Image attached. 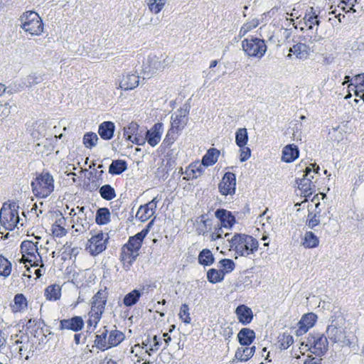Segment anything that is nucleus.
<instances>
[{
	"label": "nucleus",
	"instance_id": "obj_57",
	"mask_svg": "<svg viewBox=\"0 0 364 364\" xmlns=\"http://www.w3.org/2000/svg\"><path fill=\"white\" fill-rule=\"evenodd\" d=\"M240 148V161L243 162L247 161L251 156V150L249 147L246 146Z\"/></svg>",
	"mask_w": 364,
	"mask_h": 364
},
{
	"label": "nucleus",
	"instance_id": "obj_22",
	"mask_svg": "<svg viewBox=\"0 0 364 364\" xmlns=\"http://www.w3.org/2000/svg\"><path fill=\"white\" fill-rule=\"evenodd\" d=\"M84 326L83 319L80 316H75L71 319H63L60 321L61 329H70L74 331L81 330Z\"/></svg>",
	"mask_w": 364,
	"mask_h": 364
},
{
	"label": "nucleus",
	"instance_id": "obj_58",
	"mask_svg": "<svg viewBox=\"0 0 364 364\" xmlns=\"http://www.w3.org/2000/svg\"><path fill=\"white\" fill-rule=\"evenodd\" d=\"M11 106L9 103L0 101V117H7L9 115Z\"/></svg>",
	"mask_w": 364,
	"mask_h": 364
},
{
	"label": "nucleus",
	"instance_id": "obj_60",
	"mask_svg": "<svg viewBox=\"0 0 364 364\" xmlns=\"http://www.w3.org/2000/svg\"><path fill=\"white\" fill-rule=\"evenodd\" d=\"M129 141L137 145H143L145 144L146 139H144L142 137L138 136L136 134L135 136H134V137L130 139Z\"/></svg>",
	"mask_w": 364,
	"mask_h": 364
},
{
	"label": "nucleus",
	"instance_id": "obj_7",
	"mask_svg": "<svg viewBox=\"0 0 364 364\" xmlns=\"http://www.w3.org/2000/svg\"><path fill=\"white\" fill-rule=\"evenodd\" d=\"M92 236L87 240L85 250L92 256H96L103 252L107 247L108 237L102 231H91Z\"/></svg>",
	"mask_w": 364,
	"mask_h": 364
},
{
	"label": "nucleus",
	"instance_id": "obj_27",
	"mask_svg": "<svg viewBox=\"0 0 364 364\" xmlns=\"http://www.w3.org/2000/svg\"><path fill=\"white\" fill-rule=\"evenodd\" d=\"M255 347H249L248 346H242L239 347L235 352V358L240 361H247L254 355Z\"/></svg>",
	"mask_w": 364,
	"mask_h": 364
},
{
	"label": "nucleus",
	"instance_id": "obj_16",
	"mask_svg": "<svg viewBox=\"0 0 364 364\" xmlns=\"http://www.w3.org/2000/svg\"><path fill=\"white\" fill-rule=\"evenodd\" d=\"M317 316L314 313L304 314L298 323L297 335H301L307 332L316 323Z\"/></svg>",
	"mask_w": 364,
	"mask_h": 364
},
{
	"label": "nucleus",
	"instance_id": "obj_3",
	"mask_svg": "<svg viewBox=\"0 0 364 364\" xmlns=\"http://www.w3.org/2000/svg\"><path fill=\"white\" fill-rule=\"evenodd\" d=\"M148 233V230H143L136 235L131 237L127 244L122 248L121 260L124 270L128 271L133 262L139 255L143 239Z\"/></svg>",
	"mask_w": 364,
	"mask_h": 364
},
{
	"label": "nucleus",
	"instance_id": "obj_9",
	"mask_svg": "<svg viewBox=\"0 0 364 364\" xmlns=\"http://www.w3.org/2000/svg\"><path fill=\"white\" fill-rule=\"evenodd\" d=\"M242 46L243 50L248 56L257 58H261L267 50L264 41L257 38L245 39L242 41Z\"/></svg>",
	"mask_w": 364,
	"mask_h": 364
},
{
	"label": "nucleus",
	"instance_id": "obj_26",
	"mask_svg": "<svg viewBox=\"0 0 364 364\" xmlns=\"http://www.w3.org/2000/svg\"><path fill=\"white\" fill-rule=\"evenodd\" d=\"M237 338L241 346H249L253 342L255 333L250 328H244L238 333Z\"/></svg>",
	"mask_w": 364,
	"mask_h": 364
},
{
	"label": "nucleus",
	"instance_id": "obj_18",
	"mask_svg": "<svg viewBox=\"0 0 364 364\" xmlns=\"http://www.w3.org/2000/svg\"><path fill=\"white\" fill-rule=\"evenodd\" d=\"M203 171L204 166L201 162H193L186 168L183 179L189 181L197 178L203 174Z\"/></svg>",
	"mask_w": 364,
	"mask_h": 364
},
{
	"label": "nucleus",
	"instance_id": "obj_62",
	"mask_svg": "<svg viewBox=\"0 0 364 364\" xmlns=\"http://www.w3.org/2000/svg\"><path fill=\"white\" fill-rule=\"evenodd\" d=\"M222 233H223L222 228H220L218 230H216L215 232H214L211 234V239L213 240H215L218 238H221Z\"/></svg>",
	"mask_w": 364,
	"mask_h": 364
},
{
	"label": "nucleus",
	"instance_id": "obj_29",
	"mask_svg": "<svg viewBox=\"0 0 364 364\" xmlns=\"http://www.w3.org/2000/svg\"><path fill=\"white\" fill-rule=\"evenodd\" d=\"M45 296L48 300L57 301L61 296V288L58 284L48 286L45 290Z\"/></svg>",
	"mask_w": 364,
	"mask_h": 364
},
{
	"label": "nucleus",
	"instance_id": "obj_46",
	"mask_svg": "<svg viewBox=\"0 0 364 364\" xmlns=\"http://www.w3.org/2000/svg\"><path fill=\"white\" fill-rule=\"evenodd\" d=\"M223 272L220 269H210L207 273V278L210 283L215 284L224 279Z\"/></svg>",
	"mask_w": 364,
	"mask_h": 364
},
{
	"label": "nucleus",
	"instance_id": "obj_50",
	"mask_svg": "<svg viewBox=\"0 0 364 364\" xmlns=\"http://www.w3.org/2000/svg\"><path fill=\"white\" fill-rule=\"evenodd\" d=\"M98 136L95 132H87L83 136V144L85 147L91 149L98 141Z\"/></svg>",
	"mask_w": 364,
	"mask_h": 364
},
{
	"label": "nucleus",
	"instance_id": "obj_47",
	"mask_svg": "<svg viewBox=\"0 0 364 364\" xmlns=\"http://www.w3.org/2000/svg\"><path fill=\"white\" fill-rule=\"evenodd\" d=\"M178 132L173 129L170 128L161 144V146L164 149H168L174 143L177 138Z\"/></svg>",
	"mask_w": 364,
	"mask_h": 364
},
{
	"label": "nucleus",
	"instance_id": "obj_31",
	"mask_svg": "<svg viewBox=\"0 0 364 364\" xmlns=\"http://www.w3.org/2000/svg\"><path fill=\"white\" fill-rule=\"evenodd\" d=\"M219 151L216 149H210L203 157L201 163L204 166H209L215 164L219 156Z\"/></svg>",
	"mask_w": 364,
	"mask_h": 364
},
{
	"label": "nucleus",
	"instance_id": "obj_40",
	"mask_svg": "<svg viewBox=\"0 0 364 364\" xmlns=\"http://www.w3.org/2000/svg\"><path fill=\"white\" fill-rule=\"evenodd\" d=\"M248 141V134L246 128H240L235 133V143L239 147L246 146Z\"/></svg>",
	"mask_w": 364,
	"mask_h": 364
},
{
	"label": "nucleus",
	"instance_id": "obj_19",
	"mask_svg": "<svg viewBox=\"0 0 364 364\" xmlns=\"http://www.w3.org/2000/svg\"><path fill=\"white\" fill-rule=\"evenodd\" d=\"M310 48L304 43H299L289 48L287 58H291L293 55L297 59L304 60L309 57Z\"/></svg>",
	"mask_w": 364,
	"mask_h": 364
},
{
	"label": "nucleus",
	"instance_id": "obj_14",
	"mask_svg": "<svg viewBox=\"0 0 364 364\" xmlns=\"http://www.w3.org/2000/svg\"><path fill=\"white\" fill-rule=\"evenodd\" d=\"M328 337L323 335H318L313 338L310 341V350L317 355H323L328 350Z\"/></svg>",
	"mask_w": 364,
	"mask_h": 364
},
{
	"label": "nucleus",
	"instance_id": "obj_32",
	"mask_svg": "<svg viewBox=\"0 0 364 364\" xmlns=\"http://www.w3.org/2000/svg\"><path fill=\"white\" fill-rule=\"evenodd\" d=\"M27 307V300L23 294L14 296V304L11 306L13 312H19Z\"/></svg>",
	"mask_w": 364,
	"mask_h": 364
},
{
	"label": "nucleus",
	"instance_id": "obj_21",
	"mask_svg": "<svg viewBox=\"0 0 364 364\" xmlns=\"http://www.w3.org/2000/svg\"><path fill=\"white\" fill-rule=\"evenodd\" d=\"M299 151L295 144L286 145L282 153L281 160L285 163H291L299 158Z\"/></svg>",
	"mask_w": 364,
	"mask_h": 364
},
{
	"label": "nucleus",
	"instance_id": "obj_34",
	"mask_svg": "<svg viewBox=\"0 0 364 364\" xmlns=\"http://www.w3.org/2000/svg\"><path fill=\"white\" fill-rule=\"evenodd\" d=\"M21 23H43L42 18L38 13L33 11L24 12L19 18Z\"/></svg>",
	"mask_w": 364,
	"mask_h": 364
},
{
	"label": "nucleus",
	"instance_id": "obj_41",
	"mask_svg": "<svg viewBox=\"0 0 364 364\" xmlns=\"http://www.w3.org/2000/svg\"><path fill=\"white\" fill-rule=\"evenodd\" d=\"M107 330L105 329L101 334L97 335L95 337V344L96 347L101 350L109 348V345L107 343Z\"/></svg>",
	"mask_w": 364,
	"mask_h": 364
},
{
	"label": "nucleus",
	"instance_id": "obj_28",
	"mask_svg": "<svg viewBox=\"0 0 364 364\" xmlns=\"http://www.w3.org/2000/svg\"><path fill=\"white\" fill-rule=\"evenodd\" d=\"M302 245L306 248H315L319 245V239L314 232L308 231L304 234Z\"/></svg>",
	"mask_w": 364,
	"mask_h": 364
},
{
	"label": "nucleus",
	"instance_id": "obj_45",
	"mask_svg": "<svg viewBox=\"0 0 364 364\" xmlns=\"http://www.w3.org/2000/svg\"><path fill=\"white\" fill-rule=\"evenodd\" d=\"M101 197L107 200H111L116 197L114 189L110 185H104L100 188Z\"/></svg>",
	"mask_w": 364,
	"mask_h": 364
},
{
	"label": "nucleus",
	"instance_id": "obj_42",
	"mask_svg": "<svg viewBox=\"0 0 364 364\" xmlns=\"http://www.w3.org/2000/svg\"><path fill=\"white\" fill-rule=\"evenodd\" d=\"M21 261L23 263H29L31 266L38 267L40 266L41 268L43 267V264L42 263V259L40 256L38 252L37 253H33V255H28L25 257H22Z\"/></svg>",
	"mask_w": 364,
	"mask_h": 364
},
{
	"label": "nucleus",
	"instance_id": "obj_24",
	"mask_svg": "<svg viewBox=\"0 0 364 364\" xmlns=\"http://www.w3.org/2000/svg\"><path fill=\"white\" fill-rule=\"evenodd\" d=\"M72 228L74 229L73 232H75L77 235H80L90 229V223L85 215H79L77 216L76 218H73V225Z\"/></svg>",
	"mask_w": 364,
	"mask_h": 364
},
{
	"label": "nucleus",
	"instance_id": "obj_37",
	"mask_svg": "<svg viewBox=\"0 0 364 364\" xmlns=\"http://www.w3.org/2000/svg\"><path fill=\"white\" fill-rule=\"evenodd\" d=\"M124 338V335L122 332L117 330L111 331L107 338V343L109 345V348L117 346Z\"/></svg>",
	"mask_w": 364,
	"mask_h": 364
},
{
	"label": "nucleus",
	"instance_id": "obj_51",
	"mask_svg": "<svg viewBox=\"0 0 364 364\" xmlns=\"http://www.w3.org/2000/svg\"><path fill=\"white\" fill-rule=\"evenodd\" d=\"M220 270L223 272L224 275L226 273L231 272L235 267V262L230 259H223L219 262Z\"/></svg>",
	"mask_w": 364,
	"mask_h": 364
},
{
	"label": "nucleus",
	"instance_id": "obj_4",
	"mask_svg": "<svg viewBox=\"0 0 364 364\" xmlns=\"http://www.w3.org/2000/svg\"><path fill=\"white\" fill-rule=\"evenodd\" d=\"M107 292L106 290H99L92 298L91 309L89 312V326H96L105 311L107 303Z\"/></svg>",
	"mask_w": 364,
	"mask_h": 364
},
{
	"label": "nucleus",
	"instance_id": "obj_25",
	"mask_svg": "<svg viewBox=\"0 0 364 364\" xmlns=\"http://www.w3.org/2000/svg\"><path fill=\"white\" fill-rule=\"evenodd\" d=\"M115 126L112 122H104L100 124L98 134L105 140H109L113 137Z\"/></svg>",
	"mask_w": 364,
	"mask_h": 364
},
{
	"label": "nucleus",
	"instance_id": "obj_56",
	"mask_svg": "<svg viewBox=\"0 0 364 364\" xmlns=\"http://www.w3.org/2000/svg\"><path fill=\"white\" fill-rule=\"evenodd\" d=\"M355 88L358 92H364V73L357 75L354 78Z\"/></svg>",
	"mask_w": 364,
	"mask_h": 364
},
{
	"label": "nucleus",
	"instance_id": "obj_55",
	"mask_svg": "<svg viewBox=\"0 0 364 364\" xmlns=\"http://www.w3.org/2000/svg\"><path fill=\"white\" fill-rule=\"evenodd\" d=\"M180 318L186 323H190L191 318L189 314V308L187 304H183L181 306L179 312Z\"/></svg>",
	"mask_w": 364,
	"mask_h": 364
},
{
	"label": "nucleus",
	"instance_id": "obj_39",
	"mask_svg": "<svg viewBox=\"0 0 364 364\" xmlns=\"http://www.w3.org/2000/svg\"><path fill=\"white\" fill-rule=\"evenodd\" d=\"M65 223V219L63 217H60L58 220L55 221V223L52 226L53 233L56 237H63L66 235L67 230L63 227V225Z\"/></svg>",
	"mask_w": 364,
	"mask_h": 364
},
{
	"label": "nucleus",
	"instance_id": "obj_53",
	"mask_svg": "<svg viewBox=\"0 0 364 364\" xmlns=\"http://www.w3.org/2000/svg\"><path fill=\"white\" fill-rule=\"evenodd\" d=\"M166 3V0H149V8L151 11L158 14L161 11Z\"/></svg>",
	"mask_w": 364,
	"mask_h": 364
},
{
	"label": "nucleus",
	"instance_id": "obj_5",
	"mask_svg": "<svg viewBox=\"0 0 364 364\" xmlns=\"http://www.w3.org/2000/svg\"><path fill=\"white\" fill-rule=\"evenodd\" d=\"M34 195L39 198H46L54 190V180L48 173H42L31 183Z\"/></svg>",
	"mask_w": 364,
	"mask_h": 364
},
{
	"label": "nucleus",
	"instance_id": "obj_23",
	"mask_svg": "<svg viewBox=\"0 0 364 364\" xmlns=\"http://www.w3.org/2000/svg\"><path fill=\"white\" fill-rule=\"evenodd\" d=\"M235 314L239 321L243 324L250 323L253 318L252 309L245 305L238 306L235 310Z\"/></svg>",
	"mask_w": 364,
	"mask_h": 364
},
{
	"label": "nucleus",
	"instance_id": "obj_35",
	"mask_svg": "<svg viewBox=\"0 0 364 364\" xmlns=\"http://www.w3.org/2000/svg\"><path fill=\"white\" fill-rule=\"evenodd\" d=\"M37 244L38 242L34 243L29 240L23 241L21 245L22 257L33 255V253H37Z\"/></svg>",
	"mask_w": 364,
	"mask_h": 364
},
{
	"label": "nucleus",
	"instance_id": "obj_63",
	"mask_svg": "<svg viewBox=\"0 0 364 364\" xmlns=\"http://www.w3.org/2000/svg\"><path fill=\"white\" fill-rule=\"evenodd\" d=\"M304 364H321V359L318 358H310L304 362Z\"/></svg>",
	"mask_w": 364,
	"mask_h": 364
},
{
	"label": "nucleus",
	"instance_id": "obj_1",
	"mask_svg": "<svg viewBox=\"0 0 364 364\" xmlns=\"http://www.w3.org/2000/svg\"><path fill=\"white\" fill-rule=\"evenodd\" d=\"M341 314L333 316L326 331L328 340L339 347H350L355 335Z\"/></svg>",
	"mask_w": 364,
	"mask_h": 364
},
{
	"label": "nucleus",
	"instance_id": "obj_8",
	"mask_svg": "<svg viewBox=\"0 0 364 364\" xmlns=\"http://www.w3.org/2000/svg\"><path fill=\"white\" fill-rule=\"evenodd\" d=\"M167 66L166 58L162 56L150 55L142 66L144 78H150L154 75L161 72Z\"/></svg>",
	"mask_w": 364,
	"mask_h": 364
},
{
	"label": "nucleus",
	"instance_id": "obj_20",
	"mask_svg": "<svg viewBox=\"0 0 364 364\" xmlns=\"http://www.w3.org/2000/svg\"><path fill=\"white\" fill-rule=\"evenodd\" d=\"M215 217L220 220L223 228L230 229L235 223V218L232 213L225 209H218L215 211Z\"/></svg>",
	"mask_w": 364,
	"mask_h": 364
},
{
	"label": "nucleus",
	"instance_id": "obj_52",
	"mask_svg": "<svg viewBox=\"0 0 364 364\" xmlns=\"http://www.w3.org/2000/svg\"><path fill=\"white\" fill-rule=\"evenodd\" d=\"M139 125L135 122L130 123L124 129V136L127 140H129L137 134Z\"/></svg>",
	"mask_w": 364,
	"mask_h": 364
},
{
	"label": "nucleus",
	"instance_id": "obj_44",
	"mask_svg": "<svg viewBox=\"0 0 364 364\" xmlns=\"http://www.w3.org/2000/svg\"><path fill=\"white\" fill-rule=\"evenodd\" d=\"M141 295L139 291L134 289L124 296L123 303L126 306H132L138 301Z\"/></svg>",
	"mask_w": 364,
	"mask_h": 364
},
{
	"label": "nucleus",
	"instance_id": "obj_17",
	"mask_svg": "<svg viewBox=\"0 0 364 364\" xmlns=\"http://www.w3.org/2000/svg\"><path fill=\"white\" fill-rule=\"evenodd\" d=\"M139 77L135 73H127L123 75L117 88L129 90H133L139 85Z\"/></svg>",
	"mask_w": 364,
	"mask_h": 364
},
{
	"label": "nucleus",
	"instance_id": "obj_48",
	"mask_svg": "<svg viewBox=\"0 0 364 364\" xmlns=\"http://www.w3.org/2000/svg\"><path fill=\"white\" fill-rule=\"evenodd\" d=\"M11 272V262L2 255H0V276L7 277Z\"/></svg>",
	"mask_w": 364,
	"mask_h": 364
},
{
	"label": "nucleus",
	"instance_id": "obj_33",
	"mask_svg": "<svg viewBox=\"0 0 364 364\" xmlns=\"http://www.w3.org/2000/svg\"><path fill=\"white\" fill-rule=\"evenodd\" d=\"M319 24H314L312 26L311 24H296L294 26L295 29H299L301 31L304 33L303 38H312L314 36L315 31L317 30V26Z\"/></svg>",
	"mask_w": 364,
	"mask_h": 364
},
{
	"label": "nucleus",
	"instance_id": "obj_11",
	"mask_svg": "<svg viewBox=\"0 0 364 364\" xmlns=\"http://www.w3.org/2000/svg\"><path fill=\"white\" fill-rule=\"evenodd\" d=\"M236 177L231 172L225 173L219 183L220 193L223 196L233 195L235 193Z\"/></svg>",
	"mask_w": 364,
	"mask_h": 364
},
{
	"label": "nucleus",
	"instance_id": "obj_12",
	"mask_svg": "<svg viewBox=\"0 0 364 364\" xmlns=\"http://www.w3.org/2000/svg\"><path fill=\"white\" fill-rule=\"evenodd\" d=\"M187 115L188 111L186 109L181 108L175 112L171 116V128L177 132L183 129L188 122Z\"/></svg>",
	"mask_w": 364,
	"mask_h": 364
},
{
	"label": "nucleus",
	"instance_id": "obj_49",
	"mask_svg": "<svg viewBox=\"0 0 364 364\" xmlns=\"http://www.w3.org/2000/svg\"><path fill=\"white\" fill-rule=\"evenodd\" d=\"M293 343V337L289 333H284L278 337V343L281 349L288 348Z\"/></svg>",
	"mask_w": 364,
	"mask_h": 364
},
{
	"label": "nucleus",
	"instance_id": "obj_6",
	"mask_svg": "<svg viewBox=\"0 0 364 364\" xmlns=\"http://www.w3.org/2000/svg\"><path fill=\"white\" fill-rule=\"evenodd\" d=\"M18 206L16 203H4L0 210V223L6 230H12L19 223Z\"/></svg>",
	"mask_w": 364,
	"mask_h": 364
},
{
	"label": "nucleus",
	"instance_id": "obj_59",
	"mask_svg": "<svg viewBox=\"0 0 364 364\" xmlns=\"http://www.w3.org/2000/svg\"><path fill=\"white\" fill-rule=\"evenodd\" d=\"M312 168V172L310 173L309 177L311 179L312 181H316V178H315V175L318 174L320 170V168L316 164H311L310 166Z\"/></svg>",
	"mask_w": 364,
	"mask_h": 364
},
{
	"label": "nucleus",
	"instance_id": "obj_30",
	"mask_svg": "<svg viewBox=\"0 0 364 364\" xmlns=\"http://www.w3.org/2000/svg\"><path fill=\"white\" fill-rule=\"evenodd\" d=\"M43 24H21V28L31 36H39L43 32Z\"/></svg>",
	"mask_w": 364,
	"mask_h": 364
},
{
	"label": "nucleus",
	"instance_id": "obj_43",
	"mask_svg": "<svg viewBox=\"0 0 364 364\" xmlns=\"http://www.w3.org/2000/svg\"><path fill=\"white\" fill-rule=\"evenodd\" d=\"M198 261L201 264L211 265L214 262V257L210 250L208 249L203 250L198 255Z\"/></svg>",
	"mask_w": 364,
	"mask_h": 364
},
{
	"label": "nucleus",
	"instance_id": "obj_38",
	"mask_svg": "<svg viewBox=\"0 0 364 364\" xmlns=\"http://www.w3.org/2000/svg\"><path fill=\"white\" fill-rule=\"evenodd\" d=\"M96 223L99 225H105L110 220V212L108 208H102L98 209L95 217Z\"/></svg>",
	"mask_w": 364,
	"mask_h": 364
},
{
	"label": "nucleus",
	"instance_id": "obj_64",
	"mask_svg": "<svg viewBox=\"0 0 364 364\" xmlns=\"http://www.w3.org/2000/svg\"><path fill=\"white\" fill-rule=\"evenodd\" d=\"M6 343V338L4 336V333H2L1 331H0V348L3 346H4Z\"/></svg>",
	"mask_w": 364,
	"mask_h": 364
},
{
	"label": "nucleus",
	"instance_id": "obj_15",
	"mask_svg": "<svg viewBox=\"0 0 364 364\" xmlns=\"http://www.w3.org/2000/svg\"><path fill=\"white\" fill-rule=\"evenodd\" d=\"M158 200L154 198L148 203L141 205L136 214V218L141 222L148 220L155 213Z\"/></svg>",
	"mask_w": 364,
	"mask_h": 364
},
{
	"label": "nucleus",
	"instance_id": "obj_54",
	"mask_svg": "<svg viewBox=\"0 0 364 364\" xmlns=\"http://www.w3.org/2000/svg\"><path fill=\"white\" fill-rule=\"evenodd\" d=\"M319 217V211L315 213H309L308 215V220L306 222V225H308V227L312 229L314 227L317 226L320 223Z\"/></svg>",
	"mask_w": 364,
	"mask_h": 364
},
{
	"label": "nucleus",
	"instance_id": "obj_13",
	"mask_svg": "<svg viewBox=\"0 0 364 364\" xmlns=\"http://www.w3.org/2000/svg\"><path fill=\"white\" fill-rule=\"evenodd\" d=\"M164 132V124L156 123L146 134V141L152 147L156 146L161 141Z\"/></svg>",
	"mask_w": 364,
	"mask_h": 364
},
{
	"label": "nucleus",
	"instance_id": "obj_61",
	"mask_svg": "<svg viewBox=\"0 0 364 364\" xmlns=\"http://www.w3.org/2000/svg\"><path fill=\"white\" fill-rule=\"evenodd\" d=\"M251 29H252V27L250 26L247 25V24L243 26H242L241 28H240V33H239V36L240 37H243Z\"/></svg>",
	"mask_w": 364,
	"mask_h": 364
},
{
	"label": "nucleus",
	"instance_id": "obj_36",
	"mask_svg": "<svg viewBox=\"0 0 364 364\" xmlns=\"http://www.w3.org/2000/svg\"><path fill=\"white\" fill-rule=\"evenodd\" d=\"M127 163L124 160H115L112 162L109 167V173L112 175L122 173L127 169Z\"/></svg>",
	"mask_w": 364,
	"mask_h": 364
},
{
	"label": "nucleus",
	"instance_id": "obj_2",
	"mask_svg": "<svg viewBox=\"0 0 364 364\" xmlns=\"http://www.w3.org/2000/svg\"><path fill=\"white\" fill-rule=\"evenodd\" d=\"M230 251L235 255L247 257L253 254L258 249V241L253 237L240 233H235L230 239H228Z\"/></svg>",
	"mask_w": 364,
	"mask_h": 364
},
{
	"label": "nucleus",
	"instance_id": "obj_10",
	"mask_svg": "<svg viewBox=\"0 0 364 364\" xmlns=\"http://www.w3.org/2000/svg\"><path fill=\"white\" fill-rule=\"evenodd\" d=\"M311 172L312 168L306 167L302 178L296 180L297 187L304 197L310 196L316 189L315 181H312L309 177Z\"/></svg>",
	"mask_w": 364,
	"mask_h": 364
}]
</instances>
